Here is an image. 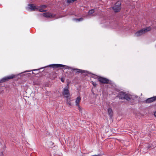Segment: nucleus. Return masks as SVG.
<instances>
[{
  "label": "nucleus",
  "mask_w": 156,
  "mask_h": 156,
  "mask_svg": "<svg viewBox=\"0 0 156 156\" xmlns=\"http://www.w3.org/2000/svg\"><path fill=\"white\" fill-rule=\"evenodd\" d=\"M28 8L31 11H34L36 10H38L40 12H43L47 11L45 9L47 7V6L45 5H42L40 9H38V7L35 5L31 4L28 5Z\"/></svg>",
  "instance_id": "f257e3e1"
},
{
  "label": "nucleus",
  "mask_w": 156,
  "mask_h": 156,
  "mask_svg": "<svg viewBox=\"0 0 156 156\" xmlns=\"http://www.w3.org/2000/svg\"><path fill=\"white\" fill-rule=\"evenodd\" d=\"M121 2L120 1L116 2L112 7L113 11L115 12H119L121 10Z\"/></svg>",
  "instance_id": "f03ea898"
},
{
  "label": "nucleus",
  "mask_w": 156,
  "mask_h": 156,
  "mask_svg": "<svg viewBox=\"0 0 156 156\" xmlns=\"http://www.w3.org/2000/svg\"><path fill=\"white\" fill-rule=\"evenodd\" d=\"M151 29V28L150 27H148L145 28L143 29L136 32L135 34V35L136 37L140 36L146 33L147 31H150Z\"/></svg>",
  "instance_id": "7ed1b4c3"
},
{
  "label": "nucleus",
  "mask_w": 156,
  "mask_h": 156,
  "mask_svg": "<svg viewBox=\"0 0 156 156\" xmlns=\"http://www.w3.org/2000/svg\"><path fill=\"white\" fill-rule=\"evenodd\" d=\"M63 94L66 98L67 100H68L70 98L69 96L70 94L69 92V90L67 89H64Z\"/></svg>",
  "instance_id": "20e7f679"
},
{
  "label": "nucleus",
  "mask_w": 156,
  "mask_h": 156,
  "mask_svg": "<svg viewBox=\"0 0 156 156\" xmlns=\"http://www.w3.org/2000/svg\"><path fill=\"white\" fill-rule=\"evenodd\" d=\"M15 76L14 75H11L5 77L0 80V82L2 83L8 80L13 78L15 77Z\"/></svg>",
  "instance_id": "39448f33"
},
{
  "label": "nucleus",
  "mask_w": 156,
  "mask_h": 156,
  "mask_svg": "<svg viewBox=\"0 0 156 156\" xmlns=\"http://www.w3.org/2000/svg\"><path fill=\"white\" fill-rule=\"evenodd\" d=\"M48 66L51 67L55 68L59 67H63L65 66H66V67H67L66 66L60 64H53L50 65Z\"/></svg>",
  "instance_id": "423d86ee"
},
{
  "label": "nucleus",
  "mask_w": 156,
  "mask_h": 156,
  "mask_svg": "<svg viewBox=\"0 0 156 156\" xmlns=\"http://www.w3.org/2000/svg\"><path fill=\"white\" fill-rule=\"evenodd\" d=\"M98 80L100 82L104 83H108L109 82V80L108 79L102 77H99L98 78Z\"/></svg>",
  "instance_id": "0eeeda50"
},
{
  "label": "nucleus",
  "mask_w": 156,
  "mask_h": 156,
  "mask_svg": "<svg viewBox=\"0 0 156 156\" xmlns=\"http://www.w3.org/2000/svg\"><path fill=\"white\" fill-rule=\"evenodd\" d=\"M151 147L150 145L148 144H145L143 147L142 150L144 152H147V150Z\"/></svg>",
  "instance_id": "6e6552de"
},
{
  "label": "nucleus",
  "mask_w": 156,
  "mask_h": 156,
  "mask_svg": "<svg viewBox=\"0 0 156 156\" xmlns=\"http://www.w3.org/2000/svg\"><path fill=\"white\" fill-rule=\"evenodd\" d=\"M156 100V96L147 99L146 101L145 102L147 103H149L152 102Z\"/></svg>",
  "instance_id": "1a4fd4ad"
},
{
  "label": "nucleus",
  "mask_w": 156,
  "mask_h": 156,
  "mask_svg": "<svg viewBox=\"0 0 156 156\" xmlns=\"http://www.w3.org/2000/svg\"><path fill=\"white\" fill-rule=\"evenodd\" d=\"M80 96H78L77 97L75 101L76 105L78 107L79 110H80V107L79 105V103L80 102Z\"/></svg>",
  "instance_id": "9d476101"
},
{
  "label": "nucleus",
  "mask_w": 156,
  "mask_h": 156,
  "mask_svg": "<svg viewBox=\"0 0 156 156\" xmlns=\"http://www.w3.org/2000/svg\"><path fill=\"white\" fill-rule=\"evenodd\" d=\"M125 93L123 92H121L119 93L118 94V96L119 98L121 99H123V97H124Z\"/></svg>",
  "instance_id": "9b49d317"
},
{
  "label": "nucleus",
  "mask_w": 156,
  "mask_h": 156,
  "mask_svg": "<svg viewBox=\"0 0 156 156\" xmlns=\"http://www.w3.org/2000/svg\"><path fill=\"white\" fill-rule=\"evenodd\" d=\"M108 114L110 117H112L113 115V111L111 108H109L108 109Z\"/></svg>",
  "instance_id": "f8f14e48"
},
{
  "label": "nucleus",
  "mask_w": 156,
  "mask_h": 156,
  "mask_svg": "<svg viewBox=\"0 0 156 156\" xmlns=\"http://www.w3.org/2000/svg\"><path fill=\"white\" fill-rule=\"evenodd\" d=\"M43 15L44 16L46 17H52L51 15L48 12L44 13H43Z\"/></svg>",
  "instance_id": "ddd939ff"
},
{
  "label": "nucleus",
  "mask_w": 156,
  "mask_h": 156,
  "mask_svg": "<svg viewBox=\"0 0 156 156\" xmlns=\"http://www.w3.org/2000/svg\"><path fill=\"white\" fill-rule=\"evenodd\" d=\"M94 9H92L91 10H90L89 11L88 13V16H90L92 15V14L94 13Z\"/></svg>",
  "instance_id": "4468645a"
},
{
  "label": "nucleus",
  "mask_w": 156,
  "mask_h": 156,
  "mask_svg": "<svg viewBox=\"0 0 156 156\" xmlns=\"http://www.w3.org/2000/svg\"><path fill=\"white\" fill-rule=\"evenodd\" d=\"M123 99H125L127 100H129L130 99V96L127 94H125L124 97H123Z\"/></svg>",
  "instance_id": "2eb2a0df"
},
{
  "label": "nucleus",
  "mask_w": 156,
  "mask_h": 156,
  "mask_svg": "<svg viewBox=\"0 0 156 156\" xmlns=\"http://www.w3.org/2000/svg\"><path fill=\"white\" fill-rule=\"evenodd\" d=\"M73 70H75V71H76V72H78V73H83V71H84V70H81V69H73Z\"/></svg>",
  "instance_id": "dca6fc26"
},
{
  "label": "nucleus",
  "mask_w": 156,
  "mask_h": 156,
  "mask_svg": "<svg viewBox=\"0 0 156 156\" xmlns=\"http://www.w3.org/2000/svg\"><path fill=\"white\" fill-rule=\"evenodd\" d=\"M76 21H80L83 20V19L82 18H81L79 19H74Z\"/></svg>",
  "instance_id": "f3484780"
},
{
  "label": "nucleus",
  "mask_w": 156,
  "mask_h": 156,
  "mask_svg": "<svg viewBox=\"0 0 156 156\" xmlns=\"http://www.w3.org/2000/svg\"><path fill=\"white\" fill-rule=\"evenodd\" d=\"M70 98L68 100H66L67 104L69 106H71V101H70Z\"/></svg>",
  "instance_id": "a211bd4d"
},
{
  "label": "nucleus",
  "mask_w": 156,
  "mask_h": 156,
  "mask_svg": "<svg viewBox=\"0 0 156 156\" xmlns=\"http://www.w3.org/2000/svg\"><path fill=\"white\" fill-rule=\"evenodd\" d=\"M91 83H92V84L94 86V87H95L96 86V85H97V84L96 83H94V82L93 81H91Z\"/></svg>",
  "instance_id": "6ab92c4d"
},
{
  "label": "nucleus",
  "mask_w": 156,
  "mask_h": 156,
  "mask_svg": "<svg viewBox=\"0 0 156 156\" xmlns=\"http://www.w3.org/2000/svg\"><path fill=\"white\" fill-rule=\"evenodd\" d=\"M154 115L156 117V111L154 113Z\"/></svg>",
  "instance_id": "aec40b11"
},
{
  "label": "nucleus",
  "mask_w": 156,
  "mask_h": 156,
  "mask_svg": "<svg viewBox=\"0 0 156 156\" xmlns=\"http://www.w3.org/2000/svg\"><path fill=\"white\" fill-rule=\"evenodd\" d=\"M32 70V71H34V70Z\"/></svg>",
  "instance_id": "412c9836"
},
{
  "label": "nucleus",
  "mask_w": 156,
  "mask_h": 156,
  "mask_svg": "<svg viewBox=\"0 0 156 156\" xmlns=\"http://www.w3.org/2000/svg\"><path fill=\"white\" fill-rule=\"evenodd\" d=\"M29 71H27L26 72H29Z\"/></svg>",
  "instance_id": "4be33fe9"
}]
</instances>
